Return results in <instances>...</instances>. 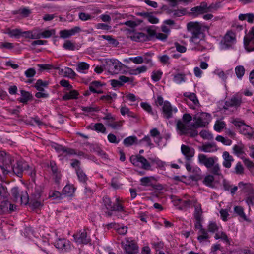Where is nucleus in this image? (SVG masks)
Masks as SVG:
<instances>
[{
	"instance_id": "obj_1",
	"label": "nucleus",
	"mask_w": 254,
	"mask_h": 254,
	"mask_svg": "<svg viewBox=\"0 0 254 254\" xmlns=\"http://www.w3.org/2000/svg\"><path fill=\"white\" fill-rule=\"evenodd\" d=\"M201 205L200 204L196 205L194 213L195 219L194 226L195 228L198 230L197 239L200 243L207 241L210 238L207 230L203 228L202 225L203 221Z\"/></svg>"
},
{
	"instance_id": "obj_2",
	"label": "nucleus",
	"mask_w": 254,
	"mask_h": 254,
	"mask_svg": "<svg viewBox=\"0 0 254 254\" xmlns=\"http://www.w3.org/2000/svg\"><path fill=\"white\" fill-rule=\"evenodd\" d=\"M199 163L210 169V172L216 176H221L220 165L217 162L218 158L215 157H208L204 154H199L198 156Z\"/></svg>"
},
{
	"instance_id": "obj_3",
	"label": "nucleus",
	"mask_w": 254,
	"mask_h": 254,
	"mask_svg": "<svg viewBox=\"0 0 254 254\" xmlns=\"http://www.w3.org/2000/svg\"><path fill=\"white\" fill-rule=\"evenodd\" d=\"M187 29L188 31L192 34L191 41L196 43H197V39L203 36V31L204 29H208V28L206 26H202L199 22H190L187 24Z\"/></svg>"
},
{
	"instance_id": "obj_4",
	"label": "nucleus",
	"mask_w": 254,
	"mask_h": 254,
	"mask_svg": "<svg viewBox=\"0 0 254 254\" xmlns=\"http://www.w3.org/2000/svg\"><path fill=\"white\" fill-rule=\"evenodd\" d=\"M41 189L40 187H36L34 191L29 197V204L32 209L39 208L43 206V201L41 197Z\"/></svg>"
},
{
	"instance_id": "obj_5",
	"label": "nucleus",
	"mask_w": 254,
	"mask_h": 254,
	"mask_svg": "<svg viewBox=\"0 0 254 254\" xmlns=\"http://www.w3.org/2000/svg\"><path fill=\"white\" fill-rule=\"evenodd\" d=\"M231 123L237 127L241 133L246 136L248 138L251 139L253 137L254 131L252 128L246 125L243 120L239 119H234L231 121Z\"/></svg>"
},
{
	"instance_id": "obj_6",
	"label": "nucleus",
	"mask_w": 254,
	"mask_h": 254,
	"mask_svg": "<svg viewBox=\"0 0 254 254\" xmlns=\"http://www.w3.org/2000/svg\"><path fill=\"white\" fill-rule=\"evenodd\" d=\"M11 198L15 202H20L21 204L28 203L29 196L26 191H21L18 187H15L11 190Z\"/></svg>"
},
{
	"instance_id": "obj_7",
	"label": "nucleus",
	"mask_w": 254,
	"mask_h": 254,
	"mask_svg": "<svg viewBox=\"0 0 254 254\" xmlns=\"http://www.w3.org/2000/svg\"><path fill=\"white\" fill-rule=\"evenodd\" d=\"M129 159L131 163L135 166L145 170H151L150 163L141 155H132Z\"/></svg>"
},
{
	"instance_id": "obj_8",
	"label": "nucleus",
	"mask_w": 254,
	"mask_h": 254,
	"mask_svg": "<svg viewBox=\"0 0 254 254\" xmlns=\"http://www.w3.org/2000/svg\"><path fill=\"white\" fill-rule=\"evenodd\" d=\"M124 64L116 59L106 60L105 69L112 74H118L122 69Z\"/></svg>"
},
{
	"instance_id": "obj_9",
	"label": "nucleus",
	"mask_w": 254,
	"mask_h": 254,
	"mask_svg": "<svg viewBox=\"0 0 254 254\" xmlns=\"http://www.w3.org/2000/svg\"><path fill=\"white\" fill-rule=\"evenodd\" d=\"M0 161L2 162L0 168L3 173L7 174L11 171L12 168V162L13 161L12 158L9 155H7L4 151L0 152Z\"/></svg>"
},
{
	"instance_id": "obj_10",
	"label": "nucleus",
	"mask_w": 254,
	"mask_h": 254,
	"mask_svg": "<svg viewBox=\"0 0 254 254\" xmlns=\"http://www.w3.org/2000/svg\"><path fill=\"white\" fill-rule=\"evenodd\" d=\"M104 205L107 210L110 211H123L124 207L120 203V198H117L116 202L113 203L110 198L108 196H105L103 198Z\"/></svg>"
},
{
	"instance_id": "obj_11",
	"label": "nucleus",
	"mask_w": 254,
	"mask_h": 254,
	"mask_svg": "<svg viewBox=\"0 0 254 254\" xmlns=\"http://www.w3.org/2000/svg\"><path fill=\"white\" fill-rule=\"evenodd\" d=\"M236 42L235 34L232 31H228L224 36L221 42V48L223 50H227L232 48L233 45Z\"/></svg>"
},
{
	"instance_id": "obj_12",
	"label": "nucleus",
	"mask_w": 254,
	"mask_h": 254,
	"mask_svg": "<svg viewBox=\"0 0 254 254\" xmlns=\"http://www.w3.org/2000/svg\"><path fill=\"white\" fill-rule=\"evenodd\" d=\"M192 120V117L190 114H184L182 117V121L178 120L177 121V128L181 132V134H186L188 130V126L187 125Z\"/></svg>"
},
{
	"instance_id": "obj_13",
	"label": "nucleus",
	"mask_w": 254,
	"mask_h": 254,
	"mask_svg": "<svg viewBox=\"0 0 254 254\" xmlns=\"http://www.w3.org/2000/svg\"><path fill=\"white\" fill-rule=\"evenodd\" d=\"M126 243H123V248L126 254H137L138 252V247L135 241L130 240L128 238H126Z\"/></svg>"
},
{
	"instance_id": "obj_14",
	"label": "nucleus",
	"mask_w": 254,
	"mask_h": 254,
	"mask_svg": "<svg viewBox=\"0 0 254 254\" xmlns=\"http://www.w3.org/2000/svg\"><path fill=\"white\" fill-rule=\"evenodd\" d=\"M193 120L195 121L193 125V127L194 128L204 127L209 123L208 115L204 113L195 115Z\"/></svg>"
},
{
	"instance_id": "obj_15",
	"label": "nucleus",
	"mask_w": 254,
	"mask_h": 254,
	"mask_svg": "<svg viewBox=\"0 0 254 254\" xmlns=\"http://www.w3.org/2000/svg\"><path fill=\"white\" fill-rule=\"evenodd\" d=\"M244 43L248 51H254V26L252 27L249 34L244 37Z\"/></svg>"
},
{
	"instance_id": "obj_16",
	"label": "nucleus",
	"mask_w": 254,
	"mask_h": 254,
	"mask_svg": "<svg viewBox=\"0 0 254 254\" xmlns=\"http://www.w3.org/2000/svg\"><path fill=\"white\" fill-rule=\"evenodd\" d=\"M242 103V98L238 95H235L230 99L225 102L224 108L228 109L229 108H238Z\"/></svg>"
},
{
	"instance_id": "obj_17",
	"label": "nucleus",
	"mask_w": 254,
	"mask_h": 254,
	"mask_svg": "<svg viewBox=\"0 0 254 254\" xmlns=\"http://www.w3.org/2000/svg\"><path fill=\"white\" fill-rule=\"evenodd\" d=\"M73 237L78 244H87L90 241V239L87 237V232L85 230L74 234Z\"/></svg>"
},
{
	"instance_id": "obj_18",
	"label": "nucleus",
	"mask_w": 254,
	"mask_h": 254,
	"mask_svg": "<svg viewBox=\"0 0 254 254\" xmlns=\"http://www.w3.org/2000/svg\"><path fill=\"white\" fill-rule=\"evenodd\" d=\"M212 5L207 7V4L206 2H202L199 6L193 7L191 9V11L194 14L198 15L199 14H203L208 12L210 8H212Z\"/></svg>"
},
{
	"instance_id": "obj_19",
	"label": "nucleus",
	"mask_w": 254,
	"mask_h": 254,
	"mask_svg": "<svg viewBox=\"0 0 254 254\" xmlns=\"http://www.w3.org/2000/svg\"><path fill=\"white\" fill-rule=\"evenodd\" d=\"M29 167L25 162L17 161L16 165L12 166L11 171L18 176L21 175L22 172Z\"/></svg>"
},
{
	"instance_id": "obj_20",
	"label": "nucleus",
	"mask_w": 254,
	"mask_h": 254,
	"mask_svg": "<svg viewBox=\"0 0 254 254\" xmlns=\"http://www.w3.org/2000/svg\"><path fill=\"white\" fill-rule=\"evenodd\" d=\"M182 154L185 156L187 160H190L194 155L195 150L187 145L183 144L181 147Z\"/></svg>"
},
{
	"instance_id": "obj_21",
	"label": "nucleus",
	"mask_w": 254,
	"mask_h": 254,
	"mask_svg": "<svg viewBox=\"0 0 254 254\" xmlns=\"http://www.w3.org/2000/svg\"><path fill=\"white\" fill-rule=\"evenodd\" d=\"M80 31V28L78 26L70 30H61L60 32V36L64 39L67 38L72 35H74L76 33H79Z\"/></svg>"
},
{
	"instance_id": "obj_22",
	"label": "nucleus",
	"mask_w": 254,
	"mask_h": 254,
	"mask_svg": "<svg viewBox=\"0 0 254 254\" xmlns=\"http://www.w3.org/2000/svg\"><path fill=\"white\" fill-rule=\"evenodd\" d=\"M173 109L171 104L167 101L164 102L162 106V113L163 117L169 119L172 117Z\"/></svg>"
},
{
	"instance_id": "obj_23",
	"label": "nucleus",
	"mask_w": 254,
	"mask_h": 254,
	"mask_svg": "<svg viewBox=\"0 0 254 254\" xmlns=\"http://www.w3.org/2000/svg\"><path fill=\"white\" fill-rule=\"evenodd\" d=\"M222 157L224 159L223 165L227 168H230L231 167L232 162L234 161L233 157L227 151L223 152Z\"/></svg>"
},
{
	"instance_id": "obj_24",
	"label": "nucleus",
	"mask_w": 254,
	"mask_h": 254,
	"mask_svg": "<svg viewBox=\"0 0 254 254\" xmlns=\"http://www.w3.org/2000/svg\"><path fill=\"white\" fill-rule=\"evenodd\" d=\"M199 150L204 152H212L217 150V146L214 143H208L199 147Z\"/></svg>"
},
{
	"instance_id": "obj_25",
	"label": "nucleus",
	"mask_w": 254,
	"mask_h": 254,
	"mask_svg": "<svg viewBox=\"0 0 254 254\" xmlns=\"http://www.w3.org/2000/svg\"><path fill=\"white\" fill-rule=\"evenodd\" d=\"M55 246L59 249H68L69 247V242L65 239H59L55 243Z\"/></svg>"
},
{
	"instance_id": "obj_26",
	"label": "nucleus",
	"mask_w": 254,
	"mask_h": 254,
	"mask_svg": "<svg viewBox=\"0 0 254 254\" xmlns=\"http://www.w3.org/2000/svg\"><path fill=\"white\" fill-rule=\"evenodd\" d=\"M21 97L17 99L18 101L23 104H26L27 102L32 98L31 94L27 91L23 90H20Z\"/></svg>"
},
{
	"instance_id": "obj_27",
	"label": "nucleus",
	"mask_w": 254,
	"mask_h": 254,
	"mask_svg": "<svg viewBox=\"0 0 254 254\" xmlns=\"http://www.w3.org/2000/svg\"><path fill=\"white\" fill-rule=\"evenodd\" d=\"M123 143L126 146H129L133 144H138V140L135 136H130L126 138L124 141Z\"/></svg>"
},
{
	"instance_id": "obj_28",
	"label": "nucleus",
	"mask_w": 254,
	"mask_h": 254,
	"mask_svg": "<svg viewBox=\"0 0 254 254\" xmlns=\"http://www.w3.org/2000/svg\"><path fill=\"white\" fill-rule=\"evenodd\" d=\"M9 203L8 198H6V199H2L0 204V214H3L9 212Z\"/></svg>"
},
{
	"instance_id": "obj_29",
	"label": "nucleus",
	"mask_w": 254,
	"mask_h": 254,
	"mask_svg": "<svg viewBox=\"0 0 254 254\" xmlns=\"http://www.w3.org/2000/svg\"><path fill=\"white\" fill-rule=\"evenodd\" d=\"M155 180L153 176L144 177L140 179V185L143 186H153L152 182Z\"/></svg>"
},
{
	"instance_id": "obj_30",
	"label": "nucleus",
	"mask_w": 254,
	"mask_h": 254,
	"mask_svg": "<svg viewBox=\"0 0 254 254\" xmlns=\"http://www.w3.org/2000/svg\"><path fill=\"white\" fill-rule=\"evenodd\" d=\"M79 95L78 92L76 90H71L69 93L64 95L62 98L64 100H68L73 99H77Z\"/></svg>"
},
{
	"instance_id": "obj_31",
	"label": "nucleus",
	"mask_w": 254,
	"mask_h": 254,
	"mask_svg": "<svg viewBox=\"0 0 254 254\" xmlns=\"http://www.w3.org/2000/svg\"><path fill=\"white\" fill-rule=\"evenodd\" d=\"M48 82L47 81H43L41 79H38L34 85L35 88L39 91L45 92L44 87L47 86Z\"/></svg>"
},
{
	"instance_id": "obj_32",
	"label": "nucleus",
	"mask_w": 254,
	"mask_h": 254,
	"mask_svg": "<svg viewBox=\"0 0 254 254\" xmlns=\"http://www.w3.org/2000/svg\"><path fill=\"white\" fill-rule=\"evenodd\" d=\"M74 192V188L72 186L70 185H66L62 190L63 194L67 196L72 195Z\"/></svg>"
},
{
	"instance_id": "obj_33",
	"label": "nucleus",
	"mask_w": 254,
	"mask_h": 254,
	"mask_svg": "<svg viewBox=\"0 0 254 254\" xmlns=\"http://www.w3.org/2000/svg\"><path fill=\"white\" fill-rule=\"evenodd\" d=\"M147 36L143 33H135L131 36L132 40L137 42H141L146 40Z\"/></svg>"
},
{
	"instance_id": "obj_34",
	"label": "nucleus",
	"mask_w": 254,
	"mask_h": 254,
	"mask_svg": "<svg viewBox=\"0 0 254 254\" xmlns=\"http://www.w3.org/2000/svg\"><path fill=\"white\" fill-rule=\"evenodd\" d=\"M9 196V193L5 185L0 183V196L1 199H6Z\"/></svg>"
},
{
	"instance_id": "obj_35",
	"label": "nucleus",
	"mask_w": 254,
	"mask_h": 254,
	"mask_svg": "<svg viewBox=\"0 0 254 254\" xmlns=\"http://www.w3.org/2000/svg\"><path fill=\"white\" fill-rule=\"evenodd\" d=\"M214 177L212 175H207L203 181V183L205 185L213 188L214 187L213 182Z\"/></svg>"
},
{
	"instance_id": "obj_36",
	"label": "nucleus",
	"mask_w": 254,
	"mask_h": 254,
	"mask_svg": "<svg viewBox=\"0 0 254 254\" xmlns=\"http://www.w3.org/2000/svg\"><path fill=\"white\" fill-rule=\"evenodd\" d=\"M76 173L78 178V179L80 182H82L83 183H86L88 177L87 175L85 174V173L83 172V171L80 169V168H78L76 170Z\"/></svg>"
},
{
	"instance_id": "obj_37",
	"label": "nucleus",
	"mask_w": 254,
	"mask_h": 254,
	"mask_svg": "<svg viewBox=\"0 0 254 254\" xmlns=\"http://www.w3.org/2000/svg\"><path fill=\"white\" fill-rule=\"evenodd\" d=\"M101 37L103 39L106 40L107 41H108L110 44L114 46V47H117L119 44V42L111 35H103Z\"/></svg>"
},
{
	"instance_id": "obj_38",
	"label": "nucleus",
	"mask_w": 254,
	"mask_h": 254,
	"mask_svg": "<svg viewBox=\"0 0 254 254\" xmlns=\"http://www.w3.org/2000/svg\"><path fill=\"white\" fill-rule=\"evenodd\" d=\"M90 128L92 130H95L103 133H105L106 131V128L102 123H96L93 125H91Z\"/></svg>"
},
{
	"instance_id": "obj_39",
	"label": "nucleus",
	"mask_w": 254,
	"mask_h": 254,
	"mask_svg": "<svg viewBox=\"0 0 254 254\" xmlns=\"http://www.w3.org/2000/svg\"><path fill=\"white\" fill-rule=\"evenodd\" d=\"M233 153L238 156H240L244 153V146L242 144L235 145L233 147Z\"/></svg>"
},
{
	"instance_id": "obj_40",
	"label": "nucleus",
	"mask_w": 254,
	"mask_h": 254,
	"mask_svg": "<svg viewBox=\"0 0 254 254\" xmlns=\"http://www.w3.org/2000/svg\"><path fill=\"white\" fill-rule=\"evenodd\" d=\"M89 64L85 62H79L77 65V71L80 72H84V70H88Z\"/></svg>"
},
{
	"instance_id": "obj_41",
	"label": "nucleus",
	"mask_w": 254,
	"mask_h": 254,
	"mask_svg": "<svg viewBox=\"0 0 254 254\" xmlns=\"http://www.w3.org/2000/svg\"><path fill=\"white\" fill-rule=\"evenodd\" d=\"M185 81V75L182 73H177L173 75V81L177 84H180Z\"/></svg>"
},
{
	"instance_id": "obj_42",
	"label": "nucleus",
	"mask_w": 254,
	"mask_h": 254,
	"mask_svg": "<svg viewBox=\"0 0 254 254\" xmlns=\"http://www.w3.org/2000/svg\"><path fill=\"white\" fill-rule=\"evenodd\" d=\"M235 73L239 79H241L245 72V69L242 65H239L235 68Z\"/></svg>"
},
{
	"instance_id": "obj_43",
	"label": "nucleus",
	"mask_w": 254,
	"mask_h": 254,
	"mask_svg": "<svg viewBox=\"0 0 254 254\" xmlns=\"http://www.w3.org/2000/svg\"><path fill=\"white\" fill-rule=\"evenodd\" d=\"M225 126L226 124L224 121L218 120L216 122L214 127L216 131L220 132L225 127Z\"/></svg>"
},
{
	"instance_id": "obj_44",
	"label": "nucleus",
	"mask_w": 254,
	"mask_h": 254,
	"mask_svg": "<svg viewBox=\"0 0 254 254\" xmlns=\"http://www.w3.org/2000/svg\"><path fill=\"white\" fill-rule=\"evenodd\" d=\"M234 211L241 217L243 218L244 220H247V217L244 212V209L239 206H237L234 207Z\"/></svg>"
},
{
	"instance_id": "obj_45",
	"label": "nucleus",
	"mask_w": 254,
	"mask_h": 254,
	"mask_svg": "<svg viewBox=\"0 0 254 254\" xmlns=\"http://www.w3.org/2000/svg\"><path fill=\"white\" fill-rule=\"evenodd\" d=\"M234 173L237 175H243L244 173V168L240 162L237 163L235 168Z\"/></svg>"
},
{
	"instance_id": "obj_46",
	"label": "nucleus",
	"mask_w": 254,
	"mask_h": 254,
	"mask_svg": "<svg viewBox=\"0 0 254 254\" xmlns=\"http://www.w3.org/2000/svg\"><path fill=\"white\" fill-rule=\"evenodd\" d=\"M7 33L10 36V37H18L20 35H21L22 32L20 30L15 29L13 30L7 29Z\"/></svg>"
},
{
	"instance_id": "obj_47",
	"label": "nucleus",
	"mask_w": 254,
	"mask_h": 254,
	"mask_svg": "<svg viewBox=\"0 0 254 254\" xmlns=\"http://www.w3.org/2000/svg\"><path fill=\"white\" fill-rule=\"evenodd\" d=\"M63 47L66 50L73 51L75 49V45L70 40H66L63 44Z\"/></svg>"
},
{
	"instance_id": "obj_48",
	"label": "nucleus",
	"mask_w": 254,
	"mask_h": 254,
	"mask_svg": "<svg viewBox=\"0 0 254 254\" xmlns=\"http://www.w3.org/2000/svg\"><path fill=\"white\" fill-rule=\"evenodd\" d=\"M81 110L83 111L86 112L88 113H91V112H97L99 111L100 109L99 107L95 106H88V107H84V106H81Z\"/></svg>"
},
{
	"instance_id": "obj_49",
	"label": "nucleus",
	"mask_w": 254,
	"mask_h": 254,
	"mask_svg": "<svg viewBox=\"0 0 254 254\" xmlns=\"http://www.w3.org/2000/svg\"><path fill=\"white\" fill-rule=\"evenodd\" d=\"M162 75V72L161 71H154L152 73V79L155 82H157L161 79Z\"/></svg>"
},
{
	"instance_id": "obj_50",
	"label": "nucleus",
	"mask_w": 254,
	"mask_h": 254,
	"mask_svg": "<svg viewBox=\"0 0 254 254\" xmlns=\"http://www.w3.org/2000/svg\"><path fill=\"white\" fill-rule=\"evenodd\" d=\"M216 140L219 142H221L226 145H230L232 141L229 139H226L224 137L221 135H218L216 137Z\"/></svg>"
},
{
	"instance_id": "obj_51",
	"label": "nucleus",
	"mask_w": 254,
	"mask_h": 254,
	"mask_svg": "<svg viewBox=\"0 0 254 254\" xmlns=\"http://www.w3.org/2000/svg\"><path fill=\"white\" fill-rule=\"evenodd\" d=\"M65 74L70 78H74L77 76L76 73L71 68L69 67L65 68Z\"/></svg>"
},
{
	"instance_id": "obj_52",
	"label": "nucleus",
	"mask_w": 254,
	"mask_h": 254,
	"mask_svg": "<svg viewBox=\"0 0 254 254\" xmlns=\"http://www.w3.org/2000/svg\"><path fill=\"white\" fill-rule=\"evenodd\" d=\"M200 135L204 139L211 140L213 139V136L206 130H202L200 132Z\"/></svg>"
},
{
	"instance_id": "obj_53",
	"label": "nucleus",
	"mask_w": 254,
	"mask_h": 254,
	"mask_svg": "<svg viewBox=\"0 0 254 254\" xmlns=\"http://www.w3.org/2000/svg\"><path fill=\"white\" fill-rule=\"evenodd\" d=\"M61 196V193L56 190H50L49 193V197L55 199L56 198H60Z\"/></svg>"
},
{
	"instance_id": "obj_54",
	"label": "nucleus",
	"mask_w": 254,
	"mask_h": 254,
	"mask_svg": "<svg viewBox=\"0 0 254 254\" xmlns=\"http://www.w3.org/2000/svg\"><path fill=\"white\" fill-rule=\"evenodd\" d=\"M141 107L148 113L153 115L151 106L148 103L142 102L141 103Z\"/></svg>"
},
{
	"instance_id": "obj_55",
	"label": "nucleus",
	"mask_w": 254,
	"mask_h": 254,
	"mask_svg": "<svg viewBox=\"0 0 254 254\" xmlns=\"http://www.w3.org/2000/svg\"><path fill=\"white\" fill-rule=\"evenodd\" d=\"M79 18L82 21H87L91 19L93 17L89 14L84 12H80L79 14Z\"/></svg>"
},
{
	"instance_id": "obj_56",
	"label": "nucleus",
	"mask_w": 254,
	"mask_h": 254,
	"mask_svg": "<svg viewBox=\"0 0 254 254\" xmlns=\"http://www.w3.org/2000/svg\"><path fill=\"white\" fill-rule=\"evenodd\" d=\"M146 31L148 35V37L147 36L146 39H148L149 40H150L153 38H155L156 33L155 30L151 28H148Z\"/></svg>"
},
{
	"instance_id": "obj_57",
	"label": "nucleus",
	"mask_w": 254,
	"mask_h": 254,
	"mask_svg": "<svg viewBox=\"0 0 254 254\" xmlns=\"http://www.w3.org/2000/svg\"><path fill=\"white\" fill-rule=\"evenodd\" d=\"M129 60L136 64H141L144 62L143 58L141 56L131 57Z\"/></svg>"
},
{
	"instance_id": "obj_58",
	"label": "nucleus",
	"mask_w": 254,
	"mask_h": 254,
	"mask_svg": "<svg viewBox=\"0 0 254 254\" xmlns=\"http://www.w3.org/2000/svg\"><path fill=\"white\" fill-rule=\"evenodd\" d=\"M246 202L249 206L254 205V194H249L246 198Z\"/></svg>"
},
{
	"instance_id": "obj_59",
	"label": "nucleus",
	"mask_w": 254,
	"mask_h": 254,
	"mask_svg": "<svg viewBox=\"0 0 254 254\" xmlns=\"http://www.w3.org/2000/svg\"><path fill=\"white\" fill-rule=\"evenodd\" d=\"M55 31L54 29L45 30L42 32L43 38H47L50 37L52 35H54Z\"/></svg>"
},
{
	"instance_id": "obj_60",
	"label": "nucleus",
	"mask_w": 254,
	"mask_h": 254,
	"mask_svg": "<svg viewBox=\"0 0 254 254\" xmlns=\"http://www.w3.org/2000/svg\"><path fill=\"white\" fill-rule=\"evenodd\" d=\"M243 162L245 165L249 169L252 170L254 169V164L250 159L247 158H244Z\"/></svg>"
},
{
	"instance_id": "obj_61",
	"label": "nucleus",
	"mask_w": 254,
	"mask_h": 254,
	"mask_svg": "<svg viewBox=\"0 0 254 254\" xmlns=\"http://www.w3.org/2000/svg\"><path fill=\"white\" fill-rule=\"evenodd\" d=\"M36 70L34 68H31L25 71V75L27 78L33 77L36 74Z\"/></svg>"
},
{
	"instance_id": "obj_62",
	"label": "nucleus",
	"mask_w": 254,
	"mask_h": 254,
	"mask_svg": "<svg viewBox=\"0 0 254 254\" xmlns=\"http://www.w3.org/2000/svg\"><path fill=\"white\" fill-rule=\"evenodd\" d=\"M218 229L217 224L214 222H210L208 226V230L210 232L214 233Z\"/></svg>"
},
{
	"instance_id": "obj_63",
	"label": "nucleus",
	"mask_w": 254,
	"mask_h": 254,
	"mask_svg": "<svg viewBox=\"0 0 254 254\" xmlns=\"http://www.w3.org/2000/svg\"><path fill=\"white\" fill-rule=\"evenodd\" d=\"M238 187L242 189V190L244 191H246L247 189H249L251 187V184L249 183H244L243 182H240L238 184Z\"/></svg>"
},
{
	"instance_id": "obj_64",
	"label": "nucleus",
	"mask_w": 254,
	"mask_h": 254,
	"mask_svg": "<svg viewBox=\"0 0 254 254\" xmlns=\"http://www.w3.org/2000/svg\"><path fill=\"white\" fill-rule=\"evenodd\" d=\"M239 254H254V252L248 248H244L239 250Z\"/></svg>"
}]
</instances>
